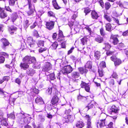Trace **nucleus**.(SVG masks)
Segmentation results:
<instances>
[{
  "mask_svg": "<svg viewBox=\"0 0 128 128\" xmlns=\"http://www.w3.org/2000/svg\"><path fill=\"white\" fill-rule=\"evenodd\" d=\"M22 62L30 65V64L35 63L36 62L35 58L34 57L26 56L22 59Z\"/></svg>",
  "mask_w": 128,
  "mask_h": 128,
  "instance_id": "nucleus-1",
  "label": "nucleus"
},
{
  "mask_svg": "<svg viewBox=\"0 0 128 128\" xmlns=\"http://www.w3.org/2000/svg\"><path fill=\"white\" fill-rule=\"evenodd\" d=\"M103 117V118L100 119L98 122L97 127L98 128H101L104 126L105 125V120L106 118V116L104 114H101V117Z\"/></svg>",
  "mask_w": 128,
  "mask_h": 128,
  "instance_id": "nucleus-2",
  "label": "nucleus"
},
{
  "mask_svg": "<svg viewBox=\"0 0 128 128\" xmlns=\"http://www.w3.org/2000/svg\"><path fill=\"white\" fill-rule=\"evenodd\" d=\"M72 70V68L70 65L64 67L61 72L64 74H66L71 72Z\"/></svg>",
  "mask_w": 128,
  "mask_h": 128,
  "instance_id": "nucleus-3",
  "label": "nucleus"
},
{
  "mask_svg": "<svg viewBox=\"0 0 128 128\" xmlns=\"http://www.w3.org/2000/svg\"><path fill=\"white\" fill-rule=\"evenodd\" d=\"M35 42L33 40L32 38L31 37L28 38L26 44H27L30 47V49H31V48H33L34 47Z\"/></svg>",
  "mask_w": 128,
  "mask_h": 128,
  "instance_id": "nucleus-4",
  "label": "nucleus"
},
{
  "mask_svg": "<svg viewBox=\"0 0 128 128\" xmlns=\"http://www.w3.org/2000/svg\"><path fill=\"white\" fill-rule=\"evenodd\" d=\"M4 114L2 110H0V123L5 126H6L8 124L6 122V119L3 116Z\"/></svg>",
  "mask_w": 128,
  "mask_h": 128,
  "instance_id": "nucleus-5",
  "label": "nucleus"
},
{
  "mask_svg": "<svg viewBox=\"0 0 128 128\" xmlns=\"http://www.w3.org/2000/svg\"><path fill=\"white\" fill-rule=\"evenodd\" d=\"M63 116L66 119L65 120L66 122H72L74 120V116L71 115H66V114H65L63 115Z\"/></svg>",
  "mask_w": 128,
  "mask_h": 128,
  "instance_id": "nucleus-6",
  "label": "nucleus"
},
{
  "mask_svg": "<svg viewBox=\"0 0 128 128\" xmlns=\"http://www.w3.org/2000/svg\"><path fill=\"white\" fill-rule=\"evenodd\" d=\"M51 68V64L49 62H46L45 64V65L43 67L42 70L44 72L48 71L50 70Z\"/></svg>",
  "mask_w": 128,
  "mask_h": 128,
  "instance_id": "nucleus-7",
  "label": "nucleus"
},
{
  "mask_svg": "<svg viewBox=\"0 0 128 128\" xmlns=\"http://www.w3.org/2000/svg\"><path fill=\"white\" fill-rule=\"evenodd\" d=\"M54 24V21H50L46 22V26L47 29L51 30L53 28Z\"/></svg>",
  "mask_w": 128,
  "mask_h": 128,
  "instance_id": "nucleus-8",
  "label": "nucleus"
},
{
  "mask_svg": "<svg viewBox=\"0 0 128 128\" xmlns=\"http://www.w3.org/2000/svg\"><path fill=\"white\" fill-rule=\"evenodd\" d=\"M7 14L5 12L4 9L0 8V17L2 18H4L6 17Z\"/></svg>",
  "mask_w": 128,
  "mask_h": 128,
  "instance_id": "nucleus-9",
  "label": "nucleus"
},
{
  "mask_svg": "<svg viewBox=\"0 0 128 128\" xmlns=\"http://www.w3.org/2000/svg\"><path fill=\"white\" fill-rule=\"evenodd\" d=\"M1 41L2 42L3 44L2 46V48L3 49H5L6 47L8 46L10 44V43L8 40L6 38H2L1 40Z\"/></svg>",
  "mask_w": 128,
  "mask_h": 128,
  "instance_id": "nucleus-10",
  "label": "nucleus"
},
{
  "mask_svg": "<svg viewBox=\"0 0 128 128\" xmlns=\"http://www.w3.org/2000/svg\"><path fill=\"white\" fill-rule=\"evenodd\" d=\"M85 117L86 119L87 120L86 128H92L90 122V117L89 115H87Z\"/></svg>",
  "mask_w": 128,
  "mask_h": 128,
  "instance_id": "nucleus-11",
  "label": "nucleus"
},
{
  "mask_svg": "<svg viewBox=\"0 0 128 128\" xmlns=\"http://www.w3.org/2000/svg\"><path fill=\"white\" fill-rule=\"evenodd\" d=\"M81 86L82 88H85V90L87 92H89L90 90V87L88 84H86V83L82 81L81 84Z\"/></svg>",
  "mask_w": 128,
  "mask_h": 128,
  "instance_id": "nucleus-12",
  "label": "nucleus"
},
{
  "mask_svg": "<svg viewBox=\"0 0 128 128\" xmlns=\"http://www.w3.org/2000/svg\"><path fill=\"white\" fill-rule=\"evenodd\" d=\"M59 100L58 97L56 96H54L51 101V103L53 105H54L57 103Z\"/></svg>",
  "mask_w": 128,
  "mask_h": 128,
  "instance_id": "nucleus-13",
  "label": "nucleus"
},
{
  "mask_svg": "<svg viewBox=\"0 0 128 128\" xmlns=\"http://www.w3.org/2000/svg\"><path fill=\"white\" fill-rule=\"evenodd\" d=\"M111 38L112 40V42L114 44H117L118 43V40L116 35H112Z\"/></svg>",
  "mask_w": 128,
  "mask_h": 128,
  "instance_id": "nucleus-14",
  "label": "nucleus"
},
{
  "mask_svg": "<svg viewBox=\"0 0 128 128\" xmlns=\"http://www.w3.org/2000/svg\"><path fill=\"white\" fill-rule=\"evenodd\" d=\"M98 73L99 75V76H96L94 79V80L96 79L101 80L100 78L102 77L103 75L102 70L101 68H99L98 69Z\"/></svg>",
  "mask_w": 128,
  "mask_h": 128,
  "instance_id": "nucleus-15",
  "label": "nucleus"
},
{
  "mask_svg": "<svg viewBox=\"0 0 128 128\" xmlns=\"http://www.w3.org/2000/svg\"><path fill=\"white\" fill-rule=\"evenodd\" d=\"M29 65L28 64H27L26 63L24 62H21L20 65V66L21 68L23 69L24 70H26L29 68Z\"/></svg>",
  "mask_w": 128,
  "mask_h": 128,
  "instance_id": "nucleus-16",
  "label": "nucleus"
},
{
  "mask_svg": "<svg viewBox=\"0 0 128 128\" xmlns=\"http://www.w3.org/2000/svg\"><path fill=\"white\" fill-rule=\"evenodd\" d=\"M78 70L80 74H85L88 71V70L86 69L85 68H84L82 67H80L78 68Z\"/></svg>",
  "mask_w": 128,
  "mask_h": 128,
  "instance_id": "nucleus-17",
  "label": "nucleus"
},
{
  "mask_svg": "<svg viewBox=\"0 0 128 128\" xmlns=\"http://www.w3.org/2000/svg\"><path fill=\"white\" fill-rule=\"evenodd\" d=\"M37 120L39 122H43L45 120L44 117L42 115H39L37 117Z\"/></svg>",
  "mask_w": 128,
  "mask_h": 128,
  "instance_id": "nucleus-18",
  "label": "nucleus"
},
{
  "mask_svg": "<svg viewBox=\"0 0 128 128\" xmlns=\"http://www.w3.org/2000/svg\"><path fill=\"white\" fill-rule=\"evenodd\" d=\"M92 66V62L91 61H88L87 62L84 66L85 68L89 69H91Z\"/></svg>",
  "mask_w": 128,
  "mask_h": 128,
  "instance_id": "nucleus-19",
  "label": "nucleus"
},
{
  "mask_svg": "<svg viewBox=\"0 0 128 128\" xmlns=\"http://www.w3.org/2000/svg\"><path fill=\"white\" fill-rule=\"evenodd\" d=\"M16 27L13 26L10 27L8 28V30L12 34H13L14 32L16 30Z\"/></svg>",
  "mask_w": 128,
  "mask_h": 128,
  "instance_id": "nucleus-20",
  "label": "nucleus"
},
{
  "mask_svg": "<svg viewBox=\"0 0 128 128\" xmlns=\"http://www.w3.org/2000/svg\"><path fill=\"white\" fill-rule=\"evenodd\" d=\"M94 104H95V102H92L88 104L86 107V109L87 110L91 109L94 106Z\"/></svg>",
  "mask_w": 128,
  "mask_h": 128,
  "instance_id": "nucleus-21",
  "label": "nucleus"
},
{
  "mask_svg": "<svg viewBox=\"0 0 128 128\" xmlns=\"http://www.w3.org/2000/svg\"><path fill=\"white\" fill-rule=\"evenodd\" d=\"M95 40L98 42V43H100L102 42L104 40L103 38L101 37L100 36H98L95 39Z\"/></svg>",
  "mask_w": 128,
  "mask_h": 128,
  "instance_id": "nucleus-22",
  "label": "nucleus"
},
{
  "mask_svg": "<svg viewBox=\"0 0 128 128\" xmlns=\"http://www.w3.org/2000/svg\"><path fill=\"white\" fill-rule=\"evenodd\" d=\"M76 126L79 128H82L84 126V124L83 122L81 121H78L76 125Z\"/></svg>",
  "mask_w": 128,
  "mask_h": 128,
  "instance_id": "nucleus-23",
  "label": "nucleus"
},
{
  "mask_svg": "<svg viewBox=\"0 0 128 128\" xmlns=\"http://www.w3.org/2000/svg\"><path fill=\"white\" fill-rule=\"evenodd\" d=\"M88 39L86 37H84L80 39L81 43L83 45L86 44Z\"/></svg>",
  "mask_w": 128,
  "mask_h": 128,
  "instance_id": "nucleus-24",
  "label": "nucleus"
},
{
  "mask_svg": "<svg viewBox=\"0 0 128 128\" xmlns=\"http://www.w3.org/2000/svg\"><path fill=\"white\" fill-rule=\"evenodd\" d=\"M91 14L92 18L94 19H97L99 16L97 13L94 11L92 12Z\"/></svg>",
  "mask_w": 128,
  "mask_h": 128,
  "instance_id": "nucleus-25",
  "label": "nucleus"
},
{
  "mask_svg": "<svg viewBox=\"0 0 128 128\" xmlns=\"http://www.w3.org/2000/svg\"><path fill=\"white\" fill-rule=\"evenodd\" d=\"M35 101L36 103H39V104H42L44 103L42 98L40 97H37Z\"/></svg>",
  "mask_w": 128,
  "mask_h": 128,
  "instance_id": "nucleus-26",
  "label": "nucleus"
},
{
  "mask_svg": "<svg viewBox=\"0 0 128 128\" xmlns=\"http://www.w3.org/2000/svg\"><path fill=\"white\" fill-rule=\"evenodd\" d=\"M52 3L55 8L58 9L60 8L56 0H53L52 1Z\"/></svg>",
  "mask_w": 128,
  "mask_h": 128,
  "instance_id": "nucleus-27",
  "label": "nucleus"
},
{
  "mask_svg": "<svg viewBox=\"0 0 128 128\" xmlns=\"http://www.w3.org/2000/svg\"><path fill=\"white\" fill-rule=\"evenodd\" d=\"M124 47V44L122 43H121L118 44L117 46L116 47V48L118 50H120L123 49Z\"/></svg>",
  "mask_w": 128,
  "mask_h": 128,
  "instance_id": "nucleus-28",
  "label": "nucleus"
},
{
  "mask_svg": "<svg viewBox=\"0 0 128 128\" xmlns=\"http://www.w3.org/2000/svg\"><path fill=\"white\" fill-rule=\"evenodd\" d=\"M17 17L18 16L17 14L16 13H13L11 16V18L12 21L14 22L16 20Z\"/></svg>",
  "mask_w": 128,
  "mask_h": 128,
  "instance_id": "nucleus-29",
  "label": "nucleus"
},
{
  "mask_svg": "<svg viewBox=\"0 0 128 128\" xmlns=\"http://www.w3.org/2000/svg\"><path fill=\"white\" fill-rule=\"evenodd\" d=\"M32 22L28 20H26L24 22V28H27L31 24Z\"/></svg>",
  "mask_w": 128,
  "mask_h": 128,
  "instance_id": "nucleus-30",
  "label": "nucleus"
},
{
  "mask_svg": "<svg viewBox=\"0 0 128 128\" xmlns=\"http://www.w3.org/2000/svg\"><path fill=\"white\" fill-rule=\"evenodd\" d=\"M100 53L98 51H96L94 52V56L97 59H98L100 58Z\"/></svg>",
  "mask_w": 128,
  "mask_h": 128,
  "instance_id": "nucleus-31",
  "label": "nucleus"
},
{
  "mask_svg": "<svg viewBox=\"0 0 128 128\" xmlns=\"http://www.w3.org/2000/svg\"><path fill=\"white\" fill-rule=\"evenodd\" d=\"M58 45V42H55L53 43L51 47L53 50H56Z\"/></svg>",
  "mask_w": 128,
  "mask_h": 128,
  "instance_id": "nucleus-32",
  "label": "nucleus"
},
{
  "mask_svg": "<svg viewBox=\"0 0 128 128\" xmlns=\"http://www.w3.org/2000/svg\"><path fill=\"white\" fill-rule=\"evenodd\" d=\"M34 12V9H29V10L27 12V13L28 16H33Z\"/></svg>",
  "mask_w": 128,
  "mask_h": 128,
  "instance_id": "nucleus-33",
  "label": "nucleus"
},
{
  "mask_svg": "<svg viewBox=\"0 0 128 128\" xmlns=\"http://www.w3.org/2000/svg\"><path fill=\"white\" fill-rule=\"evenodd\" d=\"M27 71V74L30 76H32L35 72V71L33 69H30Z\"/></svg>",
  "mask_w": 128,
  "mask_h": 128,
  "instance_id": "nucleus-34",
  "label": "nucleus"
},
{
  "mask_svg": "<svg viewBox=\"0 0 128 128\" xmlns=\"http://www.w3.org/2000/svg\"><path fill=\"white\" fill-rule=\"evenodd\" d=\"M112 26L109 23L106 24V30L108 31H110L111 30Z\"/></svg>",
  "mask_w": 128,
  "mask_h": 128,
  "instance_id": "nucleus-35",
  "label": "nucleus"
},
{
  "mask_svg": "<svg viewBox=\"0 0 128 128\" xmlns=\"http://www.w3.org/2000/svg\"><path fill=\"white\" fill-rule=\"evenodd\" d=\"M122 63V61L120 60L118 58L114 62V64L115 66H118Z\"/></svg>",
  "mask_w": 128,
  "mask_h": 128,
  "instance_id": "nucleus-36",
  "label": "nucleus"
},
{
  "mask_svg": "<svg viewBox=\"0 0 128 128\" xmlns=\"http://www.w3.org/2000/svg\"><path fill=\"white\" fill-rule=\"evenodd\" d=\"M72 75L73 77L76 78L79 76L80 74L78 72H73Z\"/></svg>",
  "mask_w": 128,
  "mask_h": 128,
  "instance_id": "nucleus-37",
  "label": "nucleus"
},
{
  "mask_svg": "<svg viewBox=\"0 0 128 128\" xmlns=\"http://www.w3.org/2000/svg\"><path fill=\"white\" fill-rule=\"evenodd\" d=\"M29 9H34V6L32 5V4L31 2V1L30 0H28V1Z\"/></svg>",
  "mask_w": 128,
  "mask_h": 128,
  "instance_id": "nucleus-38",
  "label": "nucleus"
},
{
  "mask_svg": "<svg viewBox=\"0 0 128 128\" xmlns=\"http://www.w3.org/2000/svg\"><path fill=\"white\" fill-rule=\"evenodd\" d=\"M48 16H51L54 18V20H56V18L55 17V14L52 11H49L48 12Z\"/></svg>",
  "mask_w": 128,
  "mask_h": 128,
  "instance_id": "nucleus-39",
  "label": "nucleus"
},
{
  "mask_svg": "<svg viewBox=\"0 0 128 128\" xmlns=\"http://www.w3.org/2000/svg\"><path fill=\"white\" fill-rule=\"evenodd\" d=\"M44 42L43 40H39L37 42V44L38 47L44 46Z\"/></svg>",
  "mask_w": 128,
  "mask_h": 128,
  "instance_id": "nucleus-40",
  "label": "nucleus"
},
{
  "mask_svg": "<svg viewBox=\"0 0 128 128\" xmlns=\"http://www.w3.org/2000/svg\"><path fill=\"white\" fill-rule=\"evenodd\" d=\"M40 67V64L38 63H36L32 66L33 68H39Z\"/></svg>",
  "mask_w": 128,
  "mask_h": 128,
  "instance_id": "nucleus-41",
  "label": "nucleus"
},
{
  "mask_svg": "<svg viewBox=\"0 0 128 128\" xmlns=\"http://www.w3.org/2000/svg\"><path fill=\"white\" fill-rule=\"evenodd\" d=\"M53 87L49 88L47 90L46 92L48 94H51L52 91H53Z\"/></svg>",
  "mask_w": 128,
  "mask_h": 128,
  "instance_id": "nucleus-42",
  "label": "nucleus"
},
{
  "mask_svg": "<svg viewBox=\"0 0 128 128\" xmlns=\"http://www.w3.org/2000/svg\"><path fill=\"white\" fill-rule=\"evenodd\" d=\"M31 90L32 91L36 94H37L39 92L38 90V89L34 87H33L31 89Z\"/></svg>",
  "mask_w": 128,
  "mask_h": 128,
  "instance_id": "nucleus-43",
  "label": "nucleus"
},
{
  "mask_svg": "<svg viewBox=\"0 0 128 128\" xmlns=\"http://www.w3.org/2000/svg\"><path fill=\"white\" fill-rule=\"evenodd\" d=\"M100 68H105L106 67V63L102 61L100 64Z\"/></svg>",
  "mask_w": 128,
  "mask_h": 128,
  "instance_id": "nucleus-44",
  "label": "nucleus"
},
{
  "mask_svg": "<svg viewBox=\"0 0 128 128\" xmlns=\"http://www.w3.org/2000/svg\"><path fill=\"white\" fill-rule=\"evenodd\" d=\"M118 110L115 109H112L111 110V114H114L116 116V113L118 112Z\"/></svg>",
  "mask_w": 128,
  "mask_h": 128,
  "instance_id": "nucleus-45",
  "label": "nucleus"
},
{
  "mask_svg": "<svg viewBox=\"0 0 128 128\" xmlns=\"http://www.w3.org/2000/svg\"><path fill=\"white\" fill-rule=\"evenodd\" d=\"M16 1V0H9V3L10 5L12 6H14V5Z\"/></svg>",
  "mask_w": 128,
  "mask_h": 128,
  "instance_id": "nucleus-46",
  "label": "nucleus"
},
{
  "mask_svg": "<svg viewBox=\"0 0 128 128\" xmlns=\"http://www.w3.org/2000/svg\"><path fill=\"white\" fill-rule=\"evenodd\" d=\"M54 74L53 73L50 74L48 76V77H49L50 80H54L55 79Z\"/></svg>",
  "mask_w": 128,
  "mask_h": 128,
  "instance_id": "nucleus-47",
  "label": "nucleus"
},
{
  "mask_svg": "<svg viewBox=\"0 0 128 128\" xmlns=\"http://www.w3.org/2000/svg\"><path fill=\"white\" fill-rule=\"evenodd\" d=\"M104 16V18L109 22H110L112 20L111 19L107 14H105Z\"/></svg>",
  "mask_w": 128,
  "mask_h": 128,
  "instance_id": "nucleus-48",
  "label": "nucleus"
},
{
  "mask_svg": "<svg viewBox=\"0 0 128 128\" xmlns=\"http://www.w3.org/2000/svg\"><path fill=\"white\" fill-rule=\"evenodd\" d=\"M53 93L55 94V96H57L59 93L58 92L57 90L54 87H53Z\"/></svg>",
  "mask_w": 128,
  "mask_h": 128,
  "instance_id": "nucleus-49",
  "label": "nucleus"
},
{
  "mask_svg": "<svg viewBox=\"0 0 128 128\" xmlns=\"http://www.w3.org/2000/svg\"><path fill=\"white\" fill-rule=\"evenodd\" d=\"M111 6L110 3L107 2L105 4V7L106 10H108L110 8Z\"/></svg>",
  "mask_w": 128,
  "mask_h": 128,
  "instance_id": "nucleus-50",
  "label": "nucleus"
},
{
  "mask_svg": "<svg viewBox=\"0 0 128 128\" xmlns=\"http://www.w3.org/2000/svg\"><path fill=\"white\" fill-rule=\"evenodd\" d=\"M33 33L34 36H36V38H38L39 36V35L38 34V32L37 30H34V31Z\"/></svg>",
  "mask_w": 128,
  "mask_h": 128,
  "instance_id": "nucleus-51",
  "label": "nucleus"
},
{
  "mask_svg": "<svg viewBox=\"0 0 128 128\" xmlns=\"http://www.w3.org/2000/svg\"><path fill=\"white\" fill-rule=\"evenodd\" d=\"M90 11V9L88 8H87L84 9V12L86 14V15L89 13Z\"/></svg>",
  "mask_w": 128,
  "mask_h": 128,
  "instance_id": "nucleus-52",
  "label": "nucleus"
},
{
  "mask_svg": "<svg viewBox=\"0 0 128 128\" xmlns=\"http://www.w3.org/2000/svg\"><path fill=\"white\" fill-rule=\"evenodd\" d=\"M100 31L101 35L102 36H104L105 34V33L104 32V29L102 28L100 29Z\"/></svg>",
  "mask_w": 128,
  "mask_h": 128,
  "instance_id": "nucleus-53",
  "label": "nucleus"
},
{
  "mask_svg": "<svg viewBox=\"0 0 128 128\" xmlns=\"http://www.w3.org/2000/svg\"><path fill=\"white\" fill-rule=\"evenodd\" d=\"M46 50V48H41L39 49L38 51L40 53H42Z\"/></svg>",
  "mask_w": 128,
  "mask_h": 128,
  "instance_id": "nucleus-54",
  "label": "nucleus"
},
{
  "mask_svg": "<svg viewBox=\"0 0 128 128\" xmlns=\"http://www.w3.org/2000/svg\"><path fill=\"white\" fill-rule=\"evenodd\" d=\"M118 58L116 57L115 56H112L110 57L111 60L114 62L117 60Z\"/></svg>",
  "mask_w": 128,
  "mask_h": 128,
  "instance_id": "nucleus-55",
  "label": "nucleus"
},
{
  "mask_svg": "<svg viewBox=\"0 0 128 128\" xmlns=\"http://www.w3.org/2000/svg\"><path fill=\"white\" fill-rule=\"evenodd\" d=\"M106 127L107 128H113V123L112 122H110L106 126Z\"/></svg>",
  "mask_w": 128,
  "mask_h": 128,
  "instance_id": "nucleus-56",
  "label": "nucleus"
},
{
  "mask_svg": "<svg viewBox=\"0 0 128 128\" xmlns=\"http://www.w3.org/2000/svg\"><path fill=\"white\" fill-rule=\"evenodd\" d=\"M114 20L116 23H117V24H118V25H123L125 26L126 24H119V21L118 19L115 18Z\"/></svg>",
  "mask_w": 128,
  "mask_h": 128,
  "instance_id": "nucleus-57",
  "label": "nucleus"
},
{
  "mask_svg": "<svg viewBox=\"0 0 128 128\" xmlns=\"http://www.w3.org/2000/svg\"><path fill=\"white\" fill-rule=\"evenodd\" d=\"M9 117L12 119H14L15 118V116L13 113H12L10 114L9 115Z\"/></svg>",
  "mask_w": 128,
  "mask_h": 128,
  "instance_id": "nucleus-58",
  "label": "nucleus"
},
{
  "mask_svg": "<svg viewBox=\"0 0 128 128\" xmlns=\"http://www.w3.org/2000/svg\"><path fill=\"white\" fill-rule=\"evenodd\" d=\"M1 54L3 56H4L6 58H8L9 55L5 52H1Z\"/></svg>",
  "mask_w": 128,
  "mask_h": 128,
  "instance_id": "nucleus-59",
  "label": "nucleus"
},
{
  "mask_svg": "<svg viewBox=\"0 0 128 128\" xmlns=\"http://www.w3.org/2000/svg\"><path fill=\"white\" fill-rule=\"evenodd\" d=\"M112 78H114L116 79L118 78V76L117 74L115 72H113L112 74Z\"/></svg>",
  "mask_w": 128,
  "mask_h": 128,
  "instance_id": "nucleus-60",
  "label": "nucleus"
},
{
  "mask_svg": "<svg viewBox=\"0 0 128 128\" xmlns=\"http://www.w3.org/2000/svg\"><path fill=\"white\" fill-rule=\"evenodd\" d=\"M5 8L6 10L8 11L9 12H13L12 10L10 8L9 6L5 7Z\"/></svg>",
  "mask_w": 128,
  "mask_h": 128,
  "instance_id": "nucleus-61",
  "label": "nucleus"
},
{
  "mask_svg": "<svg viewBox=\"0 0 128 128\" xmlns=\"http://www.w3.org/2000/svg\"><path fill=\"white\" fill-rule=\"evenodd\" d=\"M114 54V52L111 51H108L107 52L106 54L107 56H110Z\"/></svg>",
  "mask_w": 128,
  "mask_h": 128,
  "instance_id": "nucleus-62",
  "label": "nucleus"
},
{
  "mask_svg": "<svg viewBox=\"0 0 128 128\" xmlns=\"http://www.w3.org/2000/svg\"><path fill=\"white\" fill-rule=\"evenodd\" d=\"M4 61V58L2 56L0 57V63H3Z\"/></svg>",
  "mask_w": 128,
  "mask_h": 128,
  "instance_id": "nucleus-63",
  "label": "nucleus"
},
{
  "mask_svg": "<svg viewBox=\"0 0 128 128\" xmlns=\"http://www.w3.org/2000/svg\"><path fill=\"white\" fill-rule=\"evenodd\" d=\"M77 12H74V14L72 16V18L74 20L77 16Z\"/></svg>",
  "mask_w": 128,
  "mask_h": 128,
  "instance_id": "nucleus-64",
  "label": "nucleus"
}]
</instances>
